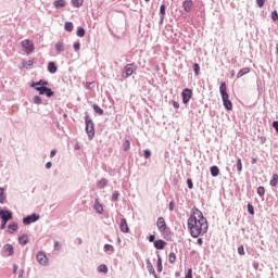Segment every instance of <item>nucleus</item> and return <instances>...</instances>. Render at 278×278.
<instances>
[{
  "label": "nucleus",
  "mask_w": 278,
  "mask_h": 278,
  "mask_svg": "<svg viewBox=\"0 0 278 278\" xmlns=\"http://www.w3.org/2000/svg\"><path fill=\"white\" fill-rule=\"evenodd\" d=\"M188 229L192 238L207 233V219L199 208H193L188 219Z\"/></svg>",
  "instance_id": "obj_1"
},
{
  "label": "nucleus",
  "mask_w": 278,
  "mask_h": 278,
  "mask_svg": "<svg viewBox=\"0 0 278 278\" xmlns=\"http://www.w3.org/2000/svg\"><path fill=\"white\" fill-rule=\"evenodd\" d=\"M31 88H35L39 94H46V97H53V91L48 88L49 81L47 80H39L38 83H33Z\"/></svg>",
  "instance_id": "obj_2"
},
{
  "label": "nucleus",
  "mask_w": 278,
  "mask_h": 278,
  "mask_svg": "<svg viewBox=\"0 0 278 278\" xmlns=\"http://www.w3.org/2000/svg\"><path fill=\"white\" fill-rule=\"evenodd\" d=\"M21 47H22L23 51L26 53V55L34 53V51L36 49L34 47V41L29 40V39H25V40L21 41Z\"/></svg>",
  "instance_id": "obj_3"
},
{
  "label": "nucleus",
  "mask_w": 278,
  "mask_h": 278,
  "mask_svg": "<svg viewBox=\"0 0 278 278\" xmlns=\"http://www.w3.org/2000/svg\"><path fill=\"white\" fill-rule=\"evenodd\" d=\"M219 92L222 94L224 105H231V101L229 100V93H227V84H220Z\"/></svg>",
  "instance_id": "obj_4"
},
{
  "label": "nucleus",
  "mask_w": 278,
  "mask_h": 278,
  "mask_svg": "<svg viewBox=\"0 0 278 278\" xmlns=\"http://www.w3.org/2000/svg\"><path fill=\"white\" fill-rule=\"evenodd\" d=\"M86 132L90 140L94 138V123H92L89 116H86Z\"/></svg>",
  "instance_id": "obj_5"
},
{
  "label": "nucleus",
  "mask_w": 278,
  "mask_h": 278,
  "mask_svg": "<svg viewBox=\"0 0 278 278\" xmlns=\"http://www.w3.org/2000/svg\"><path fill=\"white\" fill-rule=\"evenodd\" d=\"M137 68L138 67L134 63L127 64L124 68V72L122 73V77H124V79H127V77H131V75L136 73Z\"/></svg>",
  "instance_id": "obj_6"
},
{
  "label": "nucleus",
  "mask_w": 278,
  "mask_h": 278,
  "mask_svg": "<svg viewBox=\"0 0 278 278\" xmlns=\"http://www.w3.org/2000/svg\"><path fill=\"white\" fill-rule=\"evenodd\" d=\"M36 257L38 264L41 266H47V264H49V258H47V254H45V252H38Z\"/></svg>",
  "instance_id": "obj_7"
},
{
  "label": "nucleus",
  "mask_w": 278,
  "mask_h": 278,
  "mask_svg": "<svg viewBox=\"0 0 278 278\" xmlns=\"http://www.w3.org/2000/svg\"><path fill=\"white\" fill-rule=\"evenodd\" d=\"M156 227H157L159 231H161V233H164V231H166V229H168V227L166 226V220L164 219V217H159L157 218Z\"/></svg>",
  "instance_id": "obj_8"
},
{
  "label": "nucleus",
  "mask_w": 278,
  "mask_h": 278,
  "mask_svg": "<svg viewBox=\"0 0 278 278\" xmlns=\"http://www.w3.org/2000/svg\"><path fill=\"white\" fill-rule=\"evenodd\" d=\"M182 103H188L192 99V89H185L181 93Z\"/></svg>",
  "instance_id": "obj_9"
},
{
  "label": "nucleus",
  "mask_w": 278,
  "mask_h": 278,
  "mask_svg": "<svg viewBox=\"0 0 278 278\" xmlns=\"http://www.w3.org/2000/svg\"><path fill=\"white\" fill-rule=\"evenodd\" d=\"M40 216L33 214L23 219L24 225H31V223H36V220H39Z\"/></svg>",
  "instance_id": "obj_10"
},
{
  "label": "nucleus",
  "mask_w": 278,
  "mask_h": 278,
  "mask_svg": "<svg viewBox=\"0 0 278 278\" xmlns=\"http://www.w3.org/2000/svg\"><path fill=\"white\" fill-rule=\"evenodd\" d=\"M119 230L122 233H129V225L127 224V219L122 218L119 222Z\"/></svg>",
  "instance_id": "obj_11"
},
{
  "label": "nucleus",
  "mask_w": 278,
  "mask_h": 278,
  "mask_svg": "<svg viewBox=\"0 0 278 278\" xmlns=\"http://www.w3.org/2000/svg\"><path fill=\"white\" fill-rule=\"evenodd\" d=\"M0 218H1V220H12V218H13L12 211L1 210Z\"/></svg>",
  "instance_id": "obj_12"
},
{
  "label": "nucleus",
  "mask_w": 278,
  "mask_h": 278,
  "mask_svg": "<svg viewBox=\"0 0 278 278\" xmlns=\"http://www.w3.org/2000/svg\"><path fill=\"white\" fill-rule=\"evenodd\" d=\"M192 5H193L192 0H185L182 2V8H184L185 12H190V10H192Z\"/></svg>",
  "instance_id": "obj_13"
},
{
  "label": "nucleus",
  "mask_w": 278,
  "mask_h": 278,
  "mask_svg": "<svg viewBox=\"0 0 278 278\" xmlns=\"http://www.w3.org/2000/svg\"><path fill=\"white\" fill-rule=\"evenodd\" d=\"M249 73H251V68L249 67L241 68L237 74V79H240V77H244V75H249Z\"/></svg>",
  "instance_id": "obj_14"
},
{
  "label": "nucleus",
  "mask_w": 278,
  "mask_h": 278,
  "mask_svg": "<svg viewBox=\"0 0 278 278\" xmlns=\"http://www.w3.org/2000/svg\"><path fill=\"white\" fill-rule=\"evenodd\" d=\"M154 247L159 251H162V250H164V247H166V241H164V240H156V241H154Z\"/></svg>",
  "instance_id": "obj_15"
},
{
  "label": "nucleus",
  "mask_w": 278,
  "mask_h": 278,
  "mask_svg": "<svg viewBox=\"0 0 278 278\" xmlns=\"http://www.w3.org/2000/svg\"><path fill=\"white\" fill-rule=\"evenodd\" d=\"M9 233H15V231H18V224L12 223L8 226Z\"/></svg>",
  "instance_id": "obj_16"
},
{
  "label": "nucleus",
  "mask_w": 278,
  "mask_h": 278,
  "mask_svg": "<svg viewBox=\"0 0 278 278\" xmlns=\"http://www.w3.org/2000/svg\"><path fill=\"white\" fill-rule=\"evenodd\" d=\"M48 71L49 73H58V66L55 65L54 62L48 63Z\"/></svg>",
  "instance_id": "obj_17"
},
{
  "label": "nucleus",
  "mask_w": 278,
  "mask_h": 278,
  "mask_svg": "<svg viewBox=\"0 0 278 278\" xmlns=\"http://www.w3.org/2000/svg\"><path fill=\"white\" fill-rule=\"evenodd\" d=\"M53 5L56 9L64 8L66 5V0H55Z\"/></svg>",
  "instance_id": "obj_18"
},
{
  "label": "nucleus",
  "mask_w": 278,
  "mask_h": 278,
  "mask_svg": "<svg viewBox=\"0 0 278 278\" xmlns=\"http://www.w3.org/2000/svg\"><path fill=\"white\" fill-rule=\"evenodd\" d=\"M211 175L212 177H218V175H220V169L218 168V166L211 167Z\"/></svg>",
  "instance_id": "obj_19"
},
{
  "label": "nucleus",
  "mask_w": 278,
  "mask_h": 278,
  "mask_svg": "<svg viewBox=\"0 0 278 278\" xmlns=\"http://www.w3.org/2000/svg\"><path fill=\"white\" fill-rule=\"evenodd\" d=\"M94 210H96V212H98V214L103 213V205L99 202V200H96Z\"/></svg>",
  "instance_id": "obj_20"
},
{
  "label": "nucleus",
  "mask_w": 278,
  "mask_h": 278,
  "mask_svg": "<svg viewBox=\"0 0 278 278\" xmlns=\"http://www.w3.org/2000/svg\"><path fill=\"white\" fill-rule=\"evenodd\" d=\"M55 50L58 51V53H62V51H64V42L62 41L56 42Z\"/></svg>",
  "instance_id": "obj_21"
},
{
  "label": "nucleus",
  "mask_w": 278,
  "mask_h": 278,
  "mask_svg": "<svg viewBox=\"0 0 278 278\" xmlns=\"http://www.w3.org/2000/svg\"><path fill=\"white\" fill-rule=\"evenodd\" d=\"M4 251H7V253H9V255H14V247H12V244H5Z\"/></svg>",
  "instance_id": "obj_22"
},
{
  "label": "nucleus",
  "mask_w": 278,
  "mask_h": 278,
  "mask_svg": "<svg viewBox=\"0 0 278 278\" xmlns=\"http://www.w3.org/2000/svg\"><path fill=\"white\" fill-rule=\"evenodd\" d=\"M168 262L169 264H175V262H177V254H175L174 252L169 253Z\"/></svg>",
  "instance_id": "obj_23"
},
{
  "label": "nucleus",
  "mask_w": 278,
  "mask_h": 278,
  "mask_svg": "<svg viewBox=\"0 0 278 278\" xmlns=\"http://www.w3.org/2000/svg\"><path fill=\"white\" fill-rule=\"evenodd\" d=\"M18 242H20V244L25 245V244H27L29 242V238L24 235V236L18 238Z\"/></svg>",
  "instance_id": "obj_24"
},
{
  "label": "nucleus",
  "mask_w": 278,
  "mask_h": 278,
  "mask_svg": "<svg viewBox=\"0 0 278 278\" xmlns=\"http://www.w3.org/2000/svg\"><path fill=\"white\" fill-rule=\"evenodd\" d=\"M74 8H81L84 5V0H72Z\"/></svg>",
  "instance_id": "obj_25"
},
{
  "label": "nucleus",
  "mask_w": 278,
  "mask_h": 278,
  "mask_svg": "<svg viewBox=\"0 0 278 278\" xmlns=\"http://www.w3.org/2000/svg\"><path fill=\"white\" fill-rule=\"evenodd\" d=\"M5 202V190L3 188H0V203Z\"/></svg>",
  "instance_id": "obj_26"
},
{
  "label": "nucleus",
  "mask_w": 278,
  "mask_h": 278,
  "mask_svg": "<svg viewBox=\"0 0 278 278\" xmlns=\"http://www.w3.org/2000/svg\"><path fill=\"white\" fill-rule=\"evenodd\" d=\"M77 36H78L79 38H84V37L86 36V30H85L84 28L79 27V28L77 29Z\"/></svg>",
  "instance_id": "obj_27"
},
{
  "label": "nucleus",
  "mask_w": 278,
  "mask_h": 278,
  "mask_svg": "<svg viewBox=\"0 0 278 278\" xmlns=\"http://www.w3.org/2000/svg\"><path fill=\"white\" fill-rule=\"evenodd\" d=\"M278 184V175L274 174L273 179L270 180V186L275 187Z\"/></svg>",
  "instance_id": "obj_28"
},
{
  "label": "nucleus",
  "mask_w": 278,
  "mask_h": 278,
  "mask_svg": "<svg viewBox=\"0 0 278 278\" xmlns=\"http://www.w3.org/2000/svg\"><path fill=\"white\" fill-rule=\"evenodd\" d=\"M108 186V180L105 178H102L99 182H98V188H104Z\"/></svg>",
  "instance_id": "obj_29"
},
{
  "label": "nucleus",
  "mask_w": 278,
  "mask_h": 278,
  "mask_svg": "<svg viewBox=\"0 0 278 278\" xmlns=\"http://www.w3.org/2000/svg\"><path fill=\"white\" fill-rule=\"evenodd\" d=\"M160 13L162 14L161 21H164V15L166 14V5H161Z\"/></svg>",
  "instance_id": "obj_30"
},
{
  "label": "nucleus",
  "mask_w": 278,
  "mask_h": 278,
  "mask_svg": "<svg viewBox=\"0 0 278 278\" xmlns=\"http://www.w3.org/2000/svg\"><path fill=\"white\" fill-rule=\"evenodd\" d=\"M193 71H194L195 75H200L201 66L199 65V63L193 64Z\"/></svg>",
  "instance_id": "obj_31"
},
{
  "label": "nucleus",
  "mask_w": 278,
  "mask_h": 278,
  "mask_svg": "<svg viewBox=\"0 0 278 278\" xmlns=\"http://www.w3.org/2000/svg\"><path fill=\"white\" fill-rule=\"evenodd\" d=\"M130 147H131V143L129 142V140H125L123 143L124 151H129Z\"/></svg>",
  "instance_id": "obj_32"
},
{
  "label": "nucleus",
  "mask_w": 278,
  "mask_h": 278,
  "mask_svg": "<svg viewBox=\"0 0 278 278\" xmlns=\"http://www.w3.org/2000/svg\"><path fill=\"white\" fill-rule=\"evenodd\" d=\"M257 194L260 197H264V194H266V189L264 187H258L257 188Z\"/></svg>",
  "instance_id": "obj_33"
},
{
  "label": "nucleus",
  "mask_w": 278,
  "mask_h": 278,
  "mask_svg": "<svg viewBox=\"0 0 278 278\" xmlns=\"http://www.w3.org/2000/svg\"><path fill=\"white\" fill-rule=\"evenodd\" d=\"M162 256H157V271L162 273Z\"/></svg>",
  "instance_id": "obj_34"
},
{
  "label": "nucleus",
  "mask_w": 278,
  "mask_h": 278,
  "mask_svg": "<svg viewBox=\"0 0 278 278\" xmlns=\"http://www.w3.org/2000/svg\"><path fill=\"white\" fill-rule=\"evenodd\" d=\"M24 68H29L34 66V60H29L28 62L23 63Z\"/></svg>",
  "instance_id": "obj_35"
},
{
  "label": "nucleus",
  "mask_w": 278,
  "mask_h": 278,
  "mask_svg": "<svg viewBox=\"0 0 278 278\" xmlns=\"http://www.w3.org/2000/svg\"><path fill=\"white\" fill-rule=\"evenodd\" d=\"M237 169L239 173H242V159L237 160Z\"/></svg>",
  "instance_id": "obj_36"
},
{
  "label": "nucleus",
  "mask_w": 278,
  "mask_h": 278,
  "mask_svg": "<svg viewBox=\"0 0 278 278\" xmlns=\"http://www.w3.org/2000/svg\"><path fill=\"white\" fill-rule=\"evenodd\" d=\"M65 30L66 31H73V24L71 22L65 23Z\"/></svg>",
  "instance_id": "obj_37"
},
{
  "label": "nucleus",
  "mask_w": 278,
  "mask_h": 278,
  "mask_svg": "<svg viewBox=\"0 0 278 278\" xmlns=\"http://www.w3.org/2000/svg\"><path fill=\"white\" fill-rule=\"evenodd\" d=\"M99 273H108V265H100L98 267Z\"/></svg>",
  "instance_id": "obj_38"
},
{
  "label": "nucleus",
  "mask_w": 278,
  "mask_h": 278,
  "mask_svg": "<svg viewBox=\"0 0 278 278\" xmlns=\"http://www.w3.org/2000/svg\"><path fill=\"white\" fill-rule=\"evenodd\" d=\"M93 110H94V112H96L97 114H99L100 116H101V114H103V111H102V109H100L99 105H94V106H93Z\"/></svg>",
  "instance_id": "obj_39"
},
{
  "label": "nucleus",
  "mask_w": 278,
  "mask_h": 278,
  "mask_svg": "<svg viewBox=\"0 0 278 278\" xmlns=\"http://www.w3.org/2000/svg\"><path fill=\"white\" fill-rule=\"evenodd\" d=\"M104 251H111V253H114V247L111 244H105L104 245Z\"/></svg>",
  "instance_id": "obj_40"
},
{
  "label": "nucleus",
  "mask_w": 278,
  "mask_h": 278,
  "mask_svg": "<svg viewBox=\"0 0 278 278\" xmlns=\"http://www.w3.org/2000/svg\"><path fill=\"white\" fill-rule=\"evenodd\" d=\"M248 212L249 214H251L253 216V214H255V210L253 208V205L248 204Z\"/></svg>",
  "instance_id": "obj_41"
},
{
  "label": "nucleus",
  "mask_w": 278,
  "mask_h": 278,
  "mask_svg": "<svg viewBox=\"0 0 278 278\" xmlns=\"http://www.w3.org/2000/svg\"><path fill=\"white\" fill-rule=\"evenodd\" d=\"M118 197H121V193H118V191L113 192V195H112L113 201H118Z\"/></svg>",
  "instance_id": "obj_42"
},
{
  "label": "nucleus",
  "mask_w": 278,
  "mask_h": 278,
  "mask_svg": "<svg viewBox=\"0 0 278 278\" xmlns=\"http://www.w3.org/2000/svg\"><path fill=\"white\" fill-rule=\"evenodd\" d=\"M34 103H36L37 105H40V103H42V100L40 99V97L36 96L34 98Z\"/></svg>",
  "instance_id": "obj_43"
},
{
  "label": "nucleus",
  "mask_w": 278,
  "mask_h": 278,
  "mask_svg": "<svg viewBox=\"0 0 278 278\" xmlns=\"http://www.w3.org/2000/svg\"><path fill=\"white\" fill-rule=\"evenodd\" d=\"M271 20L273 21H278V13H277V11H273L271 12Z\"/></svg>",
  "instance_id": "obj_44"
},
{
  "label": "nucleus",
  "mask_w": 278,
  "mask_h": 278,
  "mask_svg": "<svg viewBox=\"0 0 278 278\" xmlns=\"http://www.w3.org/2000/svg\"><path fill=\"white\" fill-rule=\"evenodd\" d=\"M187 186H188L189 190H192V188H194V185L192 184V179L187 180Z\"/></svg>",
  "instance_id": "obj_45"
},
{
  "label": "nucleus",
  "mask_w": 278,
  "mask_h": 278,
  "mask_svg": "<svg viewBox=\"0 0 278 278\" xmlns=\"http://www.w3.org/2000/svg\"><path fill=\"white\" fill-rule=\"evenodd\" d=\"M256 3L258 8H264V3H266V0H256Z\"/></svg>",
  "instance_id": "obj_46"
},
{
  "label": "nucleus",
  "mask_w": 278,
  "mask_h": 278,
  "mask_svg": "<svg viewBox=\"0 0 278 278\" xmlns=\"http://www.w3.org/2000/svg\"><path fill=\"white\" fill-rule=\"evenodd\" d=\"M144 157H146V160H149V157H151V151L150 150H144Z\"/></svg>",
  "instance_id": "obj_47"
},
{
  "label": "nucleus",
  "mask_w": 278,
  "mask_h": 278,
  "mask_svg": "<svg viewBox=\"0 0 278 278\" xmlns=\"http://www.w3.org/2000/svg\"><path fill=\"white\" fill-rule=\"evenodd\" d=\"M5 225H8V219H2L0 229H5Z\"/></svg>",
  "instance_id": "obj_48"
},
{
  "label": "nucleus",
  "mask_w": 278,
  "mask_h": 278,
  "mask_svg": "<svg viewBox=\"0 0 278 278\" xmlns=\"http://www.w3.org/2000/svg\"><path fill=\"white\" fill-rule=\"evenodd\" d=\"M238 253H239V255H244V247H239L238 248Z\"/></svg>",
  "instance_id": "obj_49"
},
{
  "label": "nucleus",
  "mask_w": 278,
  "mask_h": 278,
  "mask_svg": "<svg viewBox=\"0 0 278 278\" xmlns=\"http://www.w3.org/2000/svg\"><path fill=\"white\" fill-rule=\"evenodd\" d=\"M185 278H192V268L188 269V273L186 274Z\"/></svg>",
  "instance_id": "obj_50"
},
{
  "label": "nucleus",
  "mask_w": 278,
  "mask_h": 278,
  "mask_svg": "<svg viewBox=\"0 0 278 278\" xmlns=\"http://www.w3.org/2000/svg\"><path fill=\"white\" fill-rule=\"evenodd\" d=\"M80 47H81V45L79 42L74 43L75 51H79Z\"/></svg>",
  "instance_id": "obj_51"
},
{
  "label": "nucleus",
  "mask_w": 278,
  "mask_h": 278,
  "mask_svg": "<svg viewBox=\"0 0 278 278\" xmlns=\"http://www.w3.org/2000/svg\"><path fill=\"white\" fill-rule=\"evenodd\" d=\"M273 127H274V129H275V130L277 131V134H278V122H277V121L273 123Z\"/></svg>",
  "instance_id": "obj_52"
},
{
  "label": "nucleus",
  "mask_w": 278,
  "mask_h": 278,
  "mask_svg": "<svg viewBox=\"0 0 278 278\" xmlns=\"http://www.w3.org/2000/svg\"><path fill=\"white\" fill-rule=\"evenodd\" d=\"M58 153V150H52L50 152V157H55V154Z\"/></svg>",
  "instance_id": "obj_53"
},
{
  "label": "nucleus",
  "mask_w": 278,
  "mask_h": 278,
  "mask_svg": "<svg viewBox=\"0 0 278 278\" xmlns=\"http://www.w3.org/2000/svg\"><path fill=\"white\" fill-rule=\"evenodd\" d=\"M149 242H155V235H151L149 237Z\"/></svg>",
  "instance_id": "obj_54"
},
{
  "label": "nucleus",
  "mask_w": 278,
  "mask_h": 278,
  "mask_svg": "<svg viewBox=\"0 0 278 278\" xmlns=\"http://www.w3.org/2000/svg\"><path fill=\"white\" fill-rule=\"evenodd\" d=\"M54 249H55V251H60V242L54 243Z\"/></svg>",
  "instance_id": "obj_55"
},
{
  "label": "nucleus",
  "mask_w": 278,
  "mask_h": 278,
  "mask_svg": "<svg viewBox=\"0 0 278 278\" xmlns=\"http://www.w3.org/2000/svg\"><path fill=\"white\" fill-rule=\"evenodd\" d=\"M51 166H52L51 162L46 163V168H51Z\"/></svg>",
  "instance_id": "obj_56"
},
{
  "label": "nucleus",
  "mask_w": 278,
  "mask_h": 278,
  "mask_svg": "<svg viewBox=\"0 0 278 278\" xmlns=\"http://www.w3.org/2000/svg\"><path fill=\"white\" fill-rule=\"evenodd\" d=\"M198 244L201 247L203 244V239L199 238L198 239Z\"/></svg>",
  "instance_id": "obj_57"
},
{
  "label": "nucleus",
  "mask_w": 278,
  "mask_h": 278,
  "mask_svg": "<svg viewBox=\"0 0 278 278\" xmlns=\"http://www.w3.org/2000/svg\"><path fill=\"white\" fill-rule=\"evenodd\" d=\"M148 268H150V270H153V265H151V262L148 261Z\"/></svg>",
  "instance_id": "obj_58"
},
{
  "label": "nucleus",
  "mask_w": 278,
  "mask_h": 278,
  "mask_svg": "<svg viewBox=\"0 0 278 278\" xmlns=\"http://www.w3.org/2000/svg\"><path fill=\"white\" fill-rule=\"evenodd\" d=\"M226 110H233V106L232 105H226Z\"/></svg>",
  "instance_id": "obj_59"
},
{
  "label": "nucleus",
  "mask_w": 278,
  "mask_h": 278,
  "mask_svg": "<svg viewBox=\"0 0 278 278\" xmlns=\"http://www.w3.org/2000/svg\"><path fill=\"white\" fill-rule=\"evenodd\" d=\"M17 269H18V266L14 265L13 266V273H16Z\"/></svg>",
  "instance_id": "obj_60"
},
{
  "label": "nucleus",
  "mask_w": 278,
  "mask_h": 278,
  "mask_svg": "<svg viewBox=\"0 0 278 278\" xmlns=\"http://www.w3.org/2000/svg\"><path fill=\"white\" fill-rule=\"evenodd\" d=\"M256 163H257V160L253 159L252 164H256Z\"/></svg>",
  "instance_id": "obj_61"
},
{
  "label": "nucleus",
  "mask_w": 278,
  "mask_h": 278,
  "mask_svg": "<svg viewBox=\"0 0 278 278\" xmlns=\"http://www.w3.org/2000/svg\"><path fill=\"white\" fill-rule=\"evenodd\" d=\"M147 3H149L151 0H144Z\"/></svg>",
  "instance_id": "obj_62"
}]
</instances>
